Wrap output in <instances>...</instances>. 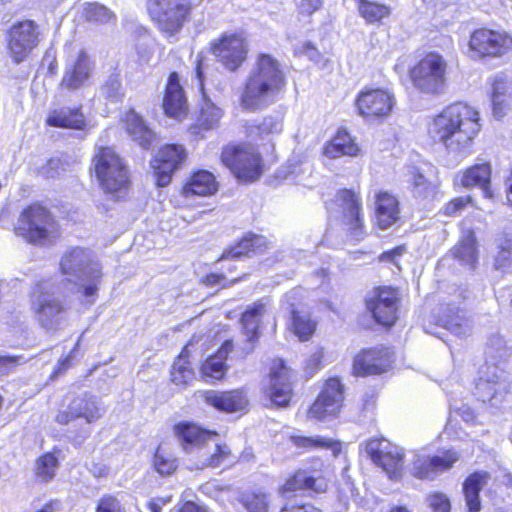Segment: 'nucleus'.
<instances>
[{
  "label": "nucleus",
  "instance_id": "aec40b11",
  "mask_svg": "<svg viewBox=\"0 0 512 512\" xmlns=\"http://www.w3.org/2000/svg\"><path fill=\"white\" fill-rule=\"evenodd\" d=\"M291 373L282 359L274 360L270 369L269 384L265 389L270 401L278 407H285L292 397Z\"/></svg>",
  "mask_w": 512,
  "mask_h": 512
},
{
  "label": "nucleus",
  "instance_id": "5fc2aeb1",
  "mask_svg": "<svg viewBox=\"0 0 512 512\" xmlns=\"http://www.w3.org/2000/svg\"><path fill=\"white\" fill-rule=\"evenodd\" d=\"M471 202V196L454 198L443 207V214L449 217L456 216Z\"/></svg>",
  "mask_w": 512,
  "mask_h": 512
},
{
  "label": "nucleus",
  "instance_id": "a19ab883",
  "mask_svg": "<svg viewBox=\"0 0 512 512\" xmlns=\"http://www.w3.org/2000/svg\"><path fill=\"white\" fill-rule=\"evenodd\" d=\"M282 128V117L280 115H269L260 121L249 122L246 131L250 137H264L269 134H279Z\"/></svg>",
  "mask_w": 512,
  "mask_h": 512
},
{
  "label": "nucleus",
  "instance_id": "7ed1b4c3",
  "mask_svg": "<svg viewBox=\"0 0 512 512\" xmlns=\"http://www.w3.org/2000/svg\"><path fill=\"white\" fill-rule=\"evenodd\" d=\"M485 354L493 363L487 362L481 369L475 394L483 403H488L491 407H499L505 401L509 390L508 374L498 365L509 355L504 339L499 335L491 336Z\"/></svg>",
  "mask_w": 512,
  "mask_h": 512
},
{
  "label": "nucleus",
  "instance_id": "bb28decb",
  "mask_svg": "<svg viewBox=\"0 0 512 512\" xmlns=\"http://www.w3.org/2000/svg\"><path fill=\"white\" fill-rule=\"evenodd\" d=\"M163 109L166 115L176 119H181L187 113V100L176 72H172L168 78Z\"/></svg>",
  "mask_w": 512,
  "mask_h": 512
},
{
  "label": "nucleus",
  "instance_id": "bf43d9fd",
  "mask_svg": "<svg viewBox=\"0 0 512 512\" xmlns=\"http://www.w3.org/2000/svg\"><path fill=\"white\" fill-rule=\"evenodd\" d=\"M429 505L433 512H450V501L442 493H434L428 498Z\"/></svg>",
  "mask_w": 512,
  "mask_h": 512
},
{
  "label": "nucleus",
  "instance_id": "774afa93",
  "mask_svg": "<svg viewBox=\"0 0 512 512\" xmlns=\"http://www.w3.org/2000/svg\"><path fill=\"white\" fill-rule=\"evenodd\" d=\"M177 512H206V510L193 502H186L177 510Z\"/></svg>",
  "mask_w": 512,
  "mask_h": 512
},
{
  "label": "nucleus",
  "instance_id": "09e8293b",
  "mask_svg": "<svg viewBox=\"0 0 512 512\" xmlns=\"http://www.w3.org/2000/svg\"><path fill=\"white\" fill-rule=\"evenodd\" d=\"M221 117L222 110L210 100H205L198 117V124L204 129H213L218 125Z\"/></svg>",
  "mask_w": 512,
  "mask_h": 512
},
{
  "label": "nucleus",
  "instance_id": "37998d69",
  "mask_svg": "<svg viewBox=\"0 0 512 512\" xmlns=\"http://www.w3.org/2000/svg\"><path fill=\"white\" fill-rule=\"evenodd\" d=\"M187 348H185L174 362L171 370L172 382L181 387H185L194 379V372L186 360Z\"/></svg>",
  "mask_w": 512,
  "mask_h": 512
},
{
  "label": "nucleus",
  "instance_id": "473e14b6",
  "mask_svg": "<svg viewBox=\"0 0 512 512\" xmlns=\"http://www.w3.org/2000/svg\"><path fill=\"white\" fill-rule=\"evenodd\" d=\"M234 345L232 340H226L218 349L216 354L209 357L201 367V373L206 378L221 379L226 370V360L229 353L233 350Z\"/></svg>",
  "mask_w": 512,
  "mask_h": 512
},
{
  "label": "nucleus",
  "instance_id": "9d476101",
  "mask_svg": "<svg viewBox=\"0 0 512 512\" xmlns=\"http://www.w3.org/2000/svg\"><path fill=\"white\" fill-rule=\"evenodd\" d=\"M222 163L243 182H253L262 173V159L251 145L226 147L221 154Z\"/></svg>",
  "mask_w": 512,
  "mask_h": 512
},
{
  "label": "nucleus",
  "instance_id": "e2e57ef3",
  "mask_svg": "<svg viewBox=\"0 0 512 512\" xmlns=\"http://www.w3.org/2000/svg\"><path fill=\"white\" fill-rule=\"evenodd\" d=\"M279 512H322L311 504H296L294 502L286 503Z\"/></svg>",
  "mask_w": 512,
  "mask_h": 512
},
{
  "label": "nucleus",
  "instance_id": "603ef678",
  "mask_svg": "<svg viewBox=\"0 0 512 512\" xmlns=\"http://www.w3.org/2000/svg\"><path fill=\"white\" fill-rule=\"evenodd\" d=\"M412 192L415 198L425 201L432 200L437 194L436 185L428 182L422 174L414 175Z\"/></svg>",
  "mask_w": 512,
  "mask_h": 512
},
{
  "label": "nucleus",
  "instance_id": "4d7b16f0",
  "mask_svg": "<svg viewBox=\"0 0 512 512\" xmlns=\"http://www.w3.org/2000/svg\"><path fill=\"white\" fill-rule=\"evenodd\" d=\"M63 171L60 159L52 158L46 162L40 169L39 174L45 178H57Z\"/></svg>",
  "mask_w": 512,
  "mask_h": 512
},
{
  "label": "nucleus",
  "instance_id": "0e129e2a",
  "mask_svg": "<svg viewBox=\"0 0 512 512\" xmlns=\"http://www.w3.org/2000/svg\"><path fill=\"white\" fill-rule=\"evenodd\" d=\"M322 5L321 0H301L299 3V11L301 14L311 15Z\"/></svg>",
  "mask_w": 512,
  "mask_h": 512
},
{
  "label": "nucleus",
  "instance_id": "9b49d317",
  "mask_svg": "<svg viewBox=\"0 0 512 512\" xmlns=\"http://www.w3.org/2000/svg\"><path fill=\"white\" fill-rule=\"evenodd\" d=\"M473 58L501 57L512 50V36L505 31L481 28L469 40Z\"/></svg>",
  "mask_w": 512,
  "mask_h": 512
},
{
  "label": "nucleus",
  "instance_id": "72a5a7b5",
  "mask_svg": "<svg viewBox=\"0 0 512 512\" xmlns=\"http://www.w3.org/2000/svg\"><path fill=\"white\" fill-rule=\"evenodd\" d=\"M126 129L132 139L143 149H149L156 139L154 131L133 110L126 115Z\"/></svg>",
  "mask_w": 512,
  "mask_h": 512
},
{
  "label": "nucleus",
  "instance_id": "e433bc0d",
  "mask_svg": "<svg viewBox=\"0 0 512 512\" xmlns=\"http://www.w3.org/2000/svg\"><path fill=\"white\" fill-rule=\"evenodd\" d=\"M207 402L218 410L235 412L245 408L247 400L243 393L234 390L228 392H210L206 396Z\"/></svg>",
  "mask_w": 512,
  "mask_h": 512
},
{
  "label": "nucleus",
  "instance_id": "4be33fe9",
  "mask_svg": "<svg viewBox=\"0 0 512 512\" xmlns=\"http://www.w3.org/2000/svg\"><path fill=\"white\" fill-rule=\"evenodd\" d=\"M458 460L459 454L454 450H448L442 455L433 457L416 453L413 458L411 473L419 479H433L439 473L452 468Z\"/></svg>",
  "mask_w": 512,
  "mask_h": 512
},
{
  "label": "nucleus",
  "instance_id": "49530a36",
  "mask_svg": "<svg viewBox=\"0 0 512 512\" xmlns=\"http://www.w3.org/2000/svg\"><path fill=\"white\" fill-rule=\"evenodd\" d=\"M58 465V459L52 453H46L37 459L35 474L42 481L48 482L54 478Z\"/></svg>",
  "mask_w": 512,
  "mask_h": 512
},
{
  "label": "nucleus",
  "instance_id": "f8f14e48",
  "mask_svg": "<svg viewBox=\"0 0 512 512\" xmlns=\"http://www.w3.org/2000/svg\"><path fill=\"white\" fill-rule=\"evenodd\" d=\"M365 450L371 460L380 466L389 478L400 476L404 463V453L400 447L384 438H375L367 441Z\"/></svg>",
  "mask_w": 512,
  "mask_h": 512
},
{
  "label": "nucleus",
  "instance_id": "6e6d98bb",
  "mask_svg": "<svg viewBox=\"0 0 512 512\" xmlns=\"http://www.w3.org/2000/svg\"><path fill=\"white\" fill-rule=\"evenodd\" d=\"M297 446L301 447H316V448H329L333 446L330 439L322 437H296L294 440Z\"/></svg>",
  "mask_w": 512,
  "mask_h": 512
},
{
  "label": "nucleus",
  "instance_id": "3c124183",
  "mask_svg": "<svg viewBox=\"0 0 512 512\" xmlns=\"http://www.w3.org/2000/svg\"><path fill=\"white\" fill-rule=\"evenodd\" d=\"M100 91L106 99L112 102L120 101L124 97L120 74L112 73L109 75L101 86Z\"/></svg>",
  "mask_w": 512,
  "mask_h": 512
},
{
  "label": "nucleus",
  "instance_id": "5701e85b",
  "mask_svg": "<svg viewBox=\"0 0 512 512\" xmlns=\"http://www.w3.org/2000/svg\"><path fill=\"white\" fill-rule=\"evenodd\" d=\"M35 313L38 323L47 331L62 329L67 323L64 306L50 295L42 294L38 297Z\"/></svg>",
  "mask_w": 512,
  "mask_h": 512
},
{
  "label": "nucleus",
  "instance_id": "052dcab7",
  "mask_svg": "<svg viewBox=\"0 0 512 512\" xmlns=\"http://www.w3.org/2000/svg\"><path fill=\"white\" fill-rule=\"evenodd\" d=\"M240 280L241 278H235L228 282L224 274L211 273L203 277L202 282L206 286L221 285V287L225 288L239 282Z\"/></svg>",
  "mask_w": 512,
  "mask_h": 512
},
{
  "label": "nucleus",
  "instance_id": "13d9d810",
  "mask_svg": "<svg viewBox=\"0 0 512 512\" xmlns=\"http://www.w3.org/2000/svg\"><path fill=\"white\" fill-rule=\"evenodd\" d=\"M96 512H121V503L113 495H104L97 504Z\"/></svg>",
  "mask_w": 512,
  "mask_h": 512
},
{
  "label": "nucleus",
  "instance_id": "c85d7f7f",
  "mask_svg": "<svg viewBox=\"0 0 512 512\" xmlns=\"http://www.w3.org/2000/svg\"><path fill=\"white\" fill-rule=\"evenodd\" d=\"M399 220L398 200L387 192L376 194V222L379 228L388 229Z\"/></svg>",
  "mask_w": 512,
  "mask_h": 512
},
{
  "label": "nucleus",
  "instance_id": "f03ea898",
  "mask_svg": "<svg viewBox=\"0 0 512 512\" xmlns=\"http://www.w3.org/2000/svg\"><path fill=\"white\" fill-rule=\"evenodd\" d=\"M285 86L280 63L269 54H260L251 69L241 103L245 109L257 110L272 103Z\"/></svg>",
  "mask_w": 512,
  "mask_h": 512
},
{
  "label": "nucleus",
  "instance_id": "cd10ccee",
  "mask_svg": "<svg viewBox=\"0 0 512 512\" xmlns=\"http://www.w3.org/2000/svg\"><path fill=\"white\" fill-rule=\"evenodd\" d=\"M328 488V481L319 472L298 471L288 479L282 487L283 492L308 490L314 493H323Z\"/></svg>",
  "mask_w": 512,
  "mask_h": 512
},
{
  "label": "nucleus",
  "instance_id": "2eb2a0df",
  "mask_svg": "<svg viewBox=\"0 0 512 512\" xmlns=\"http://www.w3.org/2000/svg\"><path fill=\"white\" fill-rule=\"evenodd\" d=\"M185 159L186 151L181 145L170 144L160 149L151 161L157 186H167L172 174L181 167Z\"/></svg>",
  "mask_w": 512,
  "mask_h": 512
},
{
  "label": "nucleus",
  "instance_id": "a878e982",
  "mask_svg": "<svg viewBox=\"0 0 512 512\" xmlns=\"http://www.w3.org/2000/svg\"><path fill=\"white\" fill-rule=\"evenodd\" d=\"M93 72V63L86 51L81 50L77 58L66 64L61 86L68 90L82 87Z\"/></svg>",
  "mask_w": 512,
  "mask_h": 512
},
{
  "label": "nucleus",
  "instance_id": "20e7f679",
  "mask_svg": "<svg viewBox=\"0 0 512 512\" xmlns=\"http://www.w3.org/2000/svg\"><path fill=\"white\" fill-rule=\"evenodd\" d=\"M60 268L68 281L79 283L78 293L92 305L103 276L102 267L93 253L80 247L70 248L62 256Z\"/></svg>",
  "mask_w": 512,
  "mask_h": 512
},
{
  "label": "nucleus",
  "instance_id": "680f3d73",
  "mask_svg": "<svg viewBox=\"0 0 512 512\" xmlns=\"http://www.w3.org/2000/svg\"><path fill=\"white\" fill-rule=\"evenodd\" d=\"M506 91V83L502 77H496L492 87V104L494 106V111L500 115L498 112V104L499 98L504 95Z\"/></svg>",
  "mask_w": 512,
  "mask_h": 512
},
{
  "label": "nucleus",
  "instance_id": "de8ad7c7",
  "mask_svg": "<svg viewBox=\"0 0 512 512\" xmlns=\"http://www.w3.org/2000/svg\"><path fill=\"white\" fill-rule=\"evenodd\" d=\"M497 254L495 256V269L506 270L512 265V238L500 236L497 239Z\"/></svg>",
  "mask_w": 512,
  "mask_h": 512
},
{
  "label": "nucleus",
  "instance_id": "c9c22d12",
  "mask_svg": "<svg viewBox=\"0 0 512 512\" xmlns=\"http://www.w3.org/2000/svg\"><path fill=\"white\" fill-rule=\"evenodd\" d=\"M358 152L359 147L344 130H339L324 147V155L331 159L341 156H355Z\"/></svg>",
  "mask_w": 512,
  "mask_h": 512
},
{
  "label": "nucleus",
  "instance_id": "39448f33",
  "mask_svg": "<svg viewBox=\"0 0 512 512\" xmlns=\"http://www.w3.org/2000/svg\"><path fill=\"white\" fill-rule=\"evenodd\" d=\"M179 439L183 442L184 448L188 450L189 446L206 445V449H200V459L202 467H219L221 465H229L234 462L230 448L224 444L214 443L212 446L208 444L215 433L204 430L192 423H179L175 427Z\"/></svg>",
  "mask_w": 512,
  "mask_h": 512
},
{
  "label": "nucleus",
  "instance_id": "6e6552de",
  "mask_svg": "<svg viewBox=\"0 0 512 512\" xmlns=\"http://www.w3.org/2000/svg\"><path fill=\"white\" fill-rule=\"evenodd\" d=\"M447 62L439 53L430 52L409 71L413 86L429 95L441 94L446 85Z\"/></svg>",
  "mask_w": 512,
  "mask_h": 512
},
{
  "label": "nucleus",
  "instance_id": "f704fd0d",
  "mask_svg": "<svg viewBox=\"0 0 512 512\" xmlns=\"http://www.w3.org/2000/svg\"><path fill=\"white\" fill-rule=\"evenodd\" d=\"M439 322L443 327L459 337H465L471 332L469 319L455 306L448 305L439 317Z\"/></svg>",
  "mask_w": 512,
  "mask_h": 512
},
{
  "label": "nucleus",
  "instance_id": "f3484780",
  "mask_svg": "<svg viewBox=\"0 0 512 512\" xmlns=\"http://www.w3.org/2000/svg\"><path fill=\"white\" fill-rule=\"evenodd\" d=\"M394 105V95L383 89L362 91L356 100L359 114L366 119L384 118L391 113Z\"/></svg>",
  "mask_w": 512,
  "mask_h": 512
},
{
  "label": "nucleus",
  "instance_id": "4468645a",
  "mask_svg": "<svg viewBox=\"0 0 512 512\" xmlns=\"http://www.w3.org/2000/svg\"><path fill=\"white\" fill-rule=\"evenodd\" d=\"M399 295L391 287L375 289L366 299V307L374 319L382 325H393L397 319Z\"/></svg>",
  "mask_w": 512,
  "mask_h": 512
},
{
  "label": "nucleus",
  "instance_id": "a18cd8bd",
  "mask_svg": "<svg viewBox=\"0 0 512 512\" xmlns=\"http://www.w3.org/2000/svg\"><path fill=\"white\" fill-rule=\"evenodd\" d=\"M239 501L247 512H268L269 509L268 495L262 491L245 492Z\"/></svg>",
  "mask_w": 512,
  "mask_h": 512
},
{
  "label": "nucleus",
  "instance_id": "b1692460",
  "mask_svg": "<svg viewBox=\"0 0 512 512\" xmlns=\"http://www.w3.org/2000/svg\"><path fill=\"white\" fill-rule=\"evenodd\" d=\"M335 203L342 208L343 216L349 225V230L355 240L363 236V221L361 219V199L358 194L349 189H342L335 196Z\"/></svg>",
  "mask_w": 512,
  "mask_h": 512
},
{
  "label": "nucleus",
  "instance_id": "a211bd4d",
  "mask_svg": "<svg viewBox=\"0 0 512 512\" xmlns=\"http://www.w3.org/2000/svg\"><path fill=\"white\" fill-rule=\"evenodd\" d=\"M265 312L266 304L263 301L255 302L243 312L240 324L244 340L236 351L241 357L244 358L254 351L259 339V326Z\"/></svg>",
  "mask_w": 512,
  "mask_h": 512
},
{
  "label": "nucleus",
  "instance_id": "ea45409f",
  "mask_svg": "<svg viewBox=\"0 0 512 512\" xmlns=\"http://www.w3.org/2000/svg\"><path fill=\"white\" fill-rule=\"evenodd\" d=\"M267 248L265 237L260 235H250L244 237L237 245L225 250L219 260L229 258H240L250 253H261Z\"/></svg>",
  "mask_w": 512,
  "mask_h": 512
},
{
  "label": "nucleus",
  "instance_id": "69168bd1",
  "mask_svg": "<svg viewBox=\"0 0 512 512\" xmlns=\"http://www.w3.org/2000/svg\"><path fill=\"white\" fill-rule=\"evenodd\" d=\"M403 252H404L403 247H401V246L396 247L390 251H386V252L382 253L380 256V260L383 262H391V263L397 265V258L402 256Z\"/></svg>",
  "mask_w": 512,
  "mask_h": 512
},
{
  "label": "nucleus",
  "instance_id": "8fccbe9b",
  "mask_svg": "<svg viewBox=\"0 0 512 512\" xmlns=\"http://www.w3.org/2000/svg\"><path fill=\"white\" fill-rule=\"evenodd\" d=\"M294 305L291 304V307ZM294 333L300 340H308L316 329V324L308 316L298 314L294 308L291 309Z\"/></svg>",
  "mask_w": 512,
  "mask_h": 512
},
{
  "label": "nucleus",
  "instance_id": "c03bdc74",
  "mask_svg": "<svg viewBox=\"0 0 512 512\" xmlns=\"http://www.w3.org/2000/svg\"><path fill=\"white\" fill-rule=\"evenodd\" d=\"M82 15L85 20L99 24H107L115 20L114 13L106 6L99 3L83 4Z\"/></svg>",
  "mask_w": 512,
  "mask_h": 512
},
{
  "label": "nucleus",
  "instance_id": "412c9836",
  "mask_svg": "<svg viewBox=\"0 0 512 512\" xmlns=\"http://www.w3.org/2000/svg\"><path fill=\"white\" fill-rule=\"evenodd\" d=\"M343 385L337 378L327 380L324 389L309 410V417L319 420L335 416L343 402Z\"/></svg>",
  "mask_w": 512,
  "mask_h": 512
},
{
  "label": "nucleus",
  "instance_id": "6ab92c4d",
  "mask_svg": "<svg viewBox=\"0 0 512 512\" xmlns=\"http://www.w3.org/2000/svg\"><path fill=\"white\" fill-rule=\"evenodd\" d=\"M212 52L225 68L235 71L247 58V44L239 35H223L213 44Z\"/></svg>",
  "mask_w": 512,
  "mask_h": 512
},
{
  "label": "nucleus",
  "instance_id": "dca6fc26",
  "mask_svg": "<svg viewBox=\"0 0 512 512\" xmlns=\"http://www.w3.org/2000/svg\"><path fill=\"white\" fill-rule=\"evenodd\" d=\"M103 408L97 397L83 393L74 397L66 410L59 411L56 421L61 425H67L72 420L83 418L87 423H93L101 418Z\"/></svg>",
  "mask_w": 512,
  "mask_h": 512
},
{
  "label": "nucleus",
  "instance_id": "1a4fd4ad",
  "mask_svg": "<svg viewBox=\"0 0 512 512\" xmlns=\"http://www.w3.org/2000/svg\"><path fill=\"white\" fill-rule=\"evenodd\" d=\"M97 180L107 193L121 192L129 184L128 171L122 159L110 147H101L93 159Z\"/></svg>",
  "mask_w": 512,
  "mask_h": 512
},
{
  "label": "nucleus",
  "instance_id": "ddd939ff",
  "mask_svg": "<svg viewBox=\"0 0 512 512\" xmlns=\"http://www.w3.org/2000/svg\"><path fill=\"white\" fill-rule=\"evenodd\" d=\"M41 39L38 25L32 20L14 24L9 34V52L16 64L21 63L37 47Z\"/></svg>",
  "mask_w": 512,
  "mask_h": 512
},
{
  "label": "nucleus",
  "instance_id": "58836bf2",
  "mask_svg": "<svg viewBox=\"0 0 512 512\" xmlns=\"http://www.w3.org/2000/svg\"><path fill=\"white\" fill-rule=\"evenodd\" d=\"M216 190L215 176L209 171L200 170L191 176L189 182L184 187V194L186 196H209L214 194Z\"/></svg>",
  "mask_w": 512,
  "mask_h": 512
},
{
  "label": "nucleus",
  "instance_id": "2f4dec72",
  "mask_svg": "<svg viewBox=\"0 0 512 512\" xmlns=\"http://www.w3.org/2000/svg\"><path fill=\"white\" fill-rule=\"evenodd\" d=\"M451 253L460 264L474 268L478 260L477 241L474 231L470 229L465 230Z\"/></svg>",
  "mask_w": 512,
  "mask_h": 512
},
{
  "label": "nucleus",
  "instance_id": "c756f323",
  "mask_svg": "<svg viewBox=\"0 0 512 512\" xmlns=\"http://www.w3.org/2000/svg\"><path fill=\"white\" fill-rule=\"evenodd\" d=\"M46 123L52 127L84 130L86 120L80 108L62 107L51 111Z\"/></svg>",
  "mask_w": 512,
  "mask_h": 512
},
{
  "label": "nucleus",
  "instance_id": "7c9ffc66",
  "mask_svg": "<svg viewBox=\"0 0 512 512\" xmlns=\"http://www.w3.org/2000/svg\"><path fill=\"white\" fill-rule=\"evenodd\" d=\"M490 475L487 472H474L463 483V494L468 512H480V491L488 483Z\"/></svg>",
  "mask_w": 512,
  "mask_h": 512
},
{
  "label": "nucleus",
  "instance_id": "393cba45",
  "mask_svg": "<svg viewBox=\"0 0 512 512\" xmlns=\"http://www.w3.org/2000/svg\"><path fill=\"white\" fill-rule=\"evenodd\" d=\"M391 366L389 352L383 348L370 349L358 354L353 363L356 375H377L385 372Z\"/></svg>",
  "mask_w": 512,
  "mask_h": 512
},
{
  "label": "nucleus",
  "instance_id": "79ce46f5",
  "mask_svg": "<svg viewBox=\"0 0 512 512\" xmlns=\"http://www.w3.org/2000/svg\"><path fill=\"white\" fill-rule=\"evenodd\" d=\"M358 5V12L369 24L380 22L390 15V7L384 4L369 0H355Z\"/></svg>",
  "mask_w": 512,
  "mask_h": 512
},
{
  "label": "nucleus",
  "instance_id": "4c0bfd02",
  "mask_svg": "<svg viewBox=\"0 0 512 512\" xmlns=\"http://www.w3.org/2000/svg\"><path fill=\"white\" fill-rule=\"evenodd\" d=\"M491 169L488 163L477 164L468 168L460 178V184L465 188L479 186L485 197H490L489 190Z\"/></svg>",
  "mask_w": 512,
  "mask_h": 512
},
{
  "label": "nucleus",
  "instance_id": "423d86ee",
  "mask_svg": "<svg viewBox=\"0 0 512 512\" xmlns=\"http://www.w3.org/2000/svg\"><path fill=\"white\" fill-rule=\"evenodd\" d=\"M15 233L36 245H47L58 237V224L45 207L31 205L19 216Z\"/></svg>",
  "mask_w": 512,
  "mask_h": 512
},
{
  "label": "nucleus",
  "instance_id": "338daca9",
  "mask_svg": "<svg viewBox=\"0 0 512 512\" xmlns=\"http://www.w3.org/2000/svg\"><path fill=\"white\" fill-rule=\"evenodd\" d=\"M322 359H323L322 350L316 351L307 359L306 369L310 372L316 371L320 367Z\"/></svg>",
  "mask_w": 512,
  "mask_h": 512
},
{
  "label": "nucleus",
  "instance_id": "f257e3e1",
  "mask_svg": "<svg viewBox=\"0 0 512 512\" xmlns=\"http://www.w3.org/2000/svg\"><path fill=\"white\" fill-rule=\"evenodd\" d=\"M479 113L473 107L463 102H457L446 107L435 116L428 126L431 138L442 143L448 150L465 152L479 133Z\"/></svg>",
  "mask_w": 512,
  "mask_h": 512
},
{
  "label": "nucleus",
  "instance_id": "864d4df0",
  "mask_svg": "<svg viewBox=\"0 0 512 512\" xmlns=\"http://www.w3.org/2000/svg\"><path fill=\"white\" fill-rule=\"evenodd\" d=\"M153 463L156 471L161 475H170L177 467L176 460L164 453L161 448L156 451Z\"/></svg>",
  "mask_w": 512,
  "mask_h": 512
},
{
  "label": "nucleus",
  "instance_id": "0eeeda50",
  "mask_svg": "<svg viewBox=\"0 0 512 512\" xmlns=\"http://www.w3.org/2000/svg\"><path fill=\"white\" fill-rule=\"evenodd\" d=\"M193 9L192 0H148L147 10L157 28L174 36L189 20Z\"/></svg>",
  "mask_w": 512,
  "mask_h": 512
}]
</instances>
